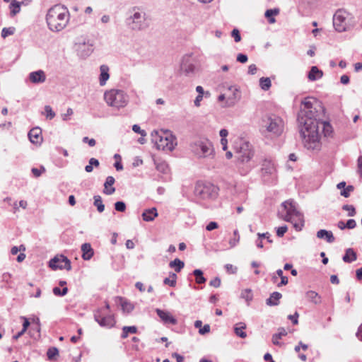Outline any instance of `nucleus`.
<instances>
[{"mask_svg":"<svg viewBox=\"0 0 362 362\" xmlns=\"http://www.w3.org/2000/svg\"><path fill=\"white\" fill-rule=\"evenodd\" d=\"M324 110L322 103L315 98L307 97L301 102L298 127L303 146L309 151L321 150L319 119Z\"/></svg>","mask_w":362,"mask_h":362,"instance_id":"nucleus-1","label":"nucleus"},{"mask_svg":"<svg viewBox=\"0 0 362 362\" xmlns=\"http://www.w3.org/2000/svg\"><path fill=\"white\" fill-rule=\"evenodd\" d=\"M46 23L49 30L58 33L68 25L70 21V12L62 4H55L49 8L45 16Z\"/></svg>","mask_w":362,"mask_h":362,"instance_id":"nucleus-2","label":"nucleus"},{"mask_svg":"<svg viewBox=\"0 0 362 362\" xmlns=\"http://www.w3.org/2000/svg\"><path fill=\"white\" fill-rule=\"evenodd\" d=\"M284 126L281 117L273 114L266 115L261 119L259 131L264 138L274 139L282 134Z\"/></svg>","mask_w":362,"mask_h":362,"instance_id":"nucleus-3","label":"nucleus"},{"mask_svg":"<svg viewBox=\"0 0 362 362\" xmlns=\"http://www.w3.org/2000/svg\"><path fill=\"white\" fill-rule=\"evenodd\" d=\"M278 215L285 221L291 222L297 231L303 229V215L298 210L297 204L293 199L286 200L281 204Z\"/></svg>","mask_w":362,"mask_h":362,"instance_id":"nucleus-4","label":"nucleus"},{"mask_svg":"<svg viewBox=\"0 0 362 362\" xmlns=\"http://www.w3.org/2000/svg\"><path fill=\"white\" fill-rule=\"evenodd\" d=\"M151 136L152 142L158 150L172 151L177 146L176 137L169 130H153Z\"/></svg>","mask_w":362,"mask_h":362,"instance_id":"nucleus-5","label":"nucleus"},{"mask_svg":"<svg viewBox=\"0 0 362 362\" xmlns=\"http://www.w3.org/2000/svg\"><path fill=\"white\" fill-rule=\"evenodd\" d=\"M190 150L198 158H209L214 153L212 143L205 137L197 139L192 142L190 144Z\"/></svg>","mask_w":362,"mask_h":362,"instance_id":"nucleus-6","label":"nucleus"},{"mask_svg":"<svg viewBox=\"0 0 362 362\" xmlns=\"http://www.w3.org/2000/svg\"><path fill=\"white\" fill-rule=\"evenodd\" d=\"M104 100L108 106L119 109L127 105L129 97L122 90L110 89L105 92Z\"/></svg>","mask_w":362,"mask_h":362,"instance_id":"nucleus-7","label":"nucleus"},{"mask_svg":"<svg viewBox=\"0 0 362 362\" xmlns=\"http://www.w3.org/2000/svg\"><path fill=\"white\" fill-rule=\"evenodd\" d=\"M127 25L133 30H141L148 27L146 13L138 7H134L130 11L126 20Z\"/></svg>","mask_w":362,"mask_h":362,"instance_id":"nucleus-8","label":"nucleus"},{"mask_svg":"<svg viewBox=\"0 0 362 362\" xmlns=\"http://www.w3.org/2000/svg\"><path fill=\"white\" fill-rule=\"evenodd\" d=\"M351 15L344 9L337 10L333 16V25L339 33L344 32L351 26Z\"/></svg>","mask_w":362,"mask_h":362,"instance_id":"nucleus-9","label":"nucleus"},{"mask_svg":"<svg viewBox=\"0 0 362 362\" xmlns=\"http://www.w3.org/2000/svg\"><path fill=\"white\" fill-rule=\"evenodd\" d=\"M218 189L211 184L197 183L194 188V195L198 198L207 200L214 199L218 195Z\"/></svg>","mask_w":362,"mask_h":362,"instance_id":"nucleus-10","label":"nucleus"},{"mask_svg":"<svg viewBox=\"0 0 362 362\" xmlns=\"http://www.w3.org/2000/svg\"><path fill=\"white\" fill-rule=\"evenodd\" d=\"M110 305L105 303V307L98 309L94 313L95 320L104 327L110 328L115 324L114 317L109 313Z\"/></svg>","mask_w":362,"mask_h":362,"instance_id":"nucleus-11","label":"nucleus"},{"mask_svg":"<svg viewBox=\"0 0 362 362\" xmlns=\"http://www.w3.org/2000/svg\"><path fill=\"white\" fill-rule=\"evenodd\" d=\"M76 47L78 55L82 58L88 57L93 52V45L91 40L85 37L78 38Z\"/></svg>","mask_w":362,"mask_h":362,"instance_id":"nucleus-12","label":"nucleus"},{"mask_svg":"<svg viewBox=\"0 0 362 362\" xmlns=\"http://www.w3.org/2000/svg\"><path fill=\"white\" fill-rule=\"evenodd\" d=\"M227 100L226 101V107H233L238 103L241 98V93L238 86L226 85Z\"/></svg>","mask_w":362,"mask_h":362,"instance_id":"nucleus-13","label":"nucleus"},{"mask_svg":"<svg viewBox=\"0 0 362 362\" xmlns=\"http://www.w3.org/2000/svg\"><path fill=\"white\" fill-rule=\"evenodd\" d=\"M49 266L54 270L59 269L70 271L71 269L70 260L62 255H57L52 258L49 261Z\"/></svg>","mask_w":362,"mask_h":362,"instance_id":"nucleus-14","label":"nucleus"},{"mask_svg":"<svg viewBox=\"0 0 362 362\" xmlns=\"http://www.w3.org/2000/svg\"><path fill=\"white\" fill-rule=\"evenodd\" d=\"M235 148L239 154L238 159L241 163H247L252 158L253 153L248 142L240 141V147L235 146Z\"/></svg>","mask_w":362,"mask_h":362,"instance_id":"nucleus-15","label":"nucleus"},{"mask_svg":"<svg viewBox=\"0 0 362 362\" xmlns=\"http://www.w3.org/2000/svg\"><path fill=\"white\" fill-rule=\"evenodd\" d=\"M276 167L274 163L268 159H265L262 164L261 175L264 181L274 179L276 176Z\"/></svg>","mask_w":362,"mask_h":362,"instance_id":"nucleus-16","label":"nucleus"},{"mask_svg":"<svg viewBox=\"0 0 362 362\" xmlns=\"http://www.w3.org/2000/svg\"><path fill=\"white\" fill-rule=\"evenodd\" d=\"M181 69L187 75L194 74L196 69L194 59L191 54L182 57L180 64Z\"/></svg>","mask_w":362,"mask_h":362,"instance_id":"nucleus-17","label":"nucleus"},{"mask_svg":"<svg viewBox=\"0 0 362 362\" xmlns=\"http://www.w3.org/2000/svg\"><path fill=\"white\" fill-rule=\"evenodd\" d=\"M28 137L31 143L40 145L42 142V136L41 129L35 127L28 132Z\"/></svg>","mask_w":362,"mask_h":362,"instance_id":"nucleus-18","label":"nucleus"},{"mask_svg":"<svg viewBox=\"0 0 362 362\" xmlns=\"http://www.w3.org/2000/svg\"><path fill=\"white\" fill-rule=\"evenodd\" d=\"M156 312L165 324L176 325L177 320L168 311L157 308Z\"/></svg>","mask_w":362,"mask_h":362,"instance_id":"nucleus-19","label":"nucleus"},{"mask_svg":"<svg viewBox=\"0 0 362 362\" xmlns=\"http://www.w3.org/2000/svg\"><path fill=\"white\" fill-rule=\"evenodd\" d=\"M110 78V68L107 65L103 64L100 66V75L98 78L100 86L106 85L107 81Z\"/></svg>","mask_w":362,"mask_h":362,"instance_id":"nucleus-20","label":"nucleus"},{"mask_svg":"<svg viewBox=\"0 0 362 362\" xmlns=\"http://www.w3.org/2000/svg\"><path fill=\"white\" fill-rule=\"evenodd\" d=\"M29 80L33 83H42L46 80V75L44 71L38 70L29 74Z\"/></svg>","mask_w":362,"mask_h":362,"instance_id":"nucleus-21","label":"nucleus"},{"mask_svg":"<svg viewBox=\"0 0 362 362\" xmlns=\"http://www.w3.org/2000/svg\"><path fill=\"white\" fill-rule=\"evenodd\" d=\"M158 216L156 208L152 207L145 209L142 213V218L144 221H153Z\"/></svg>","mask_w":362,"mask_h":362,"instance_id":"nucleus-22","label":"nucleus"},{"mask_svg":"<svg viewBox=\"0 0 362 362\" xmlns=\"http://www.w3.org/2000/svg\"><path fill=\"white\" fill-rule=\"evenodd\" d=\"M316 235L320 239H325L329 243H332L335 241V238L330 230L321 229L317 232Z\"/></svg>","mask_w":362,"mask_h":362,"instance_id":"nucleus-23","label":"nucleus"},{"mask_svg":"<svg viewBox=\"0 0 362 362\" xmlns=\"http://www.w3.org/2000/svg\"><path fill=\"white\" fill-rule=\"evenodd\" d=\"M115 182L112 176H108L104 183L103 193L107 195H111L115 192V188L112 187Z\"/></svg>","mask_w":362,"mask_h":362,"instance_id":"nucleus-24","label":"nucleus"},{"mask_svg":"<svg viewBox=\"0 0 362 362\" xmlns=\"http://www.w3.org/2000/svg\"><path fill=\"white\" fill-rule=\"evenodd\" d=\"M82 258L84 260H89L94 255L93 250L90 243H83L81 245Z\"/></svg>","mask_w":362,"mask_h":362,"instance_id":"nucleus-25","label":"nucleus"},{"mask_svg":"<svg viewBox=\"0 0 362 362\" xmlns=\"http://www.w3.org/2000/svg\"><path fill=\"white\" fill-rule=\"evenodd\" d=\"M323 76V72L320 70L317 66H313L311 67L310 71L308 74V78L311 81H317L321 78Z\"/></svg>","mask_w":362,"mask_h":362,"instance_id":"nucleus-26","label":"nucleus"},{"mask_svg":"<svg viewBox=\"0 0 362 362\" xmlns=\"http://www.w3.org/2000/svg\"><path fill=\"white\" fill-rule=\"evenodd\" d=\"M282 295L279 292H273L269 298L267 299V305L269 306H275L279 305V300L281 298Z\"/></svg>","mask_w":362,"mask_h":362,"instance_id":"nucleus-27","label":"nucleus"},{"mask_svg":"<svg viewBox=\"0 0 362 362\" xmlns=\"http://www.w3.org/2000/svg\"><path fill=\"white\" fill-rule=\"evenodd\" d=\"M357 255L352 248L346 250L345 255L343 256L342 259L344 262L351 263L356 260Z\"/></svg>","mask_w":362,"mask_h":362,"instance_id":"nucleus-28","label":"nucleus"},{"mask_svg":"<svg viewBox=\"0 0 362 362\" xmlns=\"http://www.w3.org/2000/svg\"><path fill=\"white\" fill-rule=\"evenodd\" d=\"M322 129V132L325 136H330L332 134V127L327 122L321 121L319 119V129Z\"/></svg>","mask_w":362,"mask_h":362,"instance_id":"nucleus-29","label":"nucleus"},{"mask_svg":"<svg viewBox=\"0 0 362 362\" xmlns=\"http://www.w3.org/2000/svg\"><path fill=\"white\" fill-rule=\"evenodd\" d=\"M307 299L314 304H320L321 303V297L314 291H308L305 293Z\"/></svg>","mask_w":362,"mask_h":362,"instance_id":"nucleus-30","label":"nucleus"},{"mask_svg":"<svg viewBox=\"0 0 362 362\" xmlns=\"http://www.w3.org/2000/svg\"><path fill=\"white\" fill-rule=\"evenodd\" d=\"M287 335V332L283 327H280L278 329V332L273 334L272 336V343L274 345H280L279 339H281L283 337Z\"/></svg>","mask_w":362,"mask_h":362,"instance_id":"nucleus-31","label":"nucleus"},{"mask_svg":"<svg viewBox=\"0 0 362 362\" xmlns=\"http://www.w3.org/2000/svg\"><path fill=\"white\" fill-rule=\"evenodd\" d=\"M245 328H246V325L243 322H240L238 324H236L234 327V331H235V334L240 338L245 339L247 337V334L244 331V329Z\"/></svg>","mask_w":362,"mask_h":362,"instance_id":"nucleus-32","label":"nucleus"},{"mask_svg":"<svg viewBox=\"0 0 362 362\" xmlns=\"http://www.w3.org/2000/svg\"><path fill=\"white\" fill-rule=\"evenodd\" d=\"M279 13V8L267 9L264 13V16L266 18H268V21L270 23H274L276 22V20L273 17V16L278 15Z\"/></svg>","mask_w":362,"mask_h":362,"instance_id":"nucleus-33","label":"nucleus"},{"mask_svg":"<svg viewBox=\"0 0 362 362\" xmlns=\"http://www.w3.org/2000/svg\"><path fill=\"white\" fill-rule=\"evenodd\" d=\"M169 266L170 268H174L176 272H180L185 267V263L180 259L176 258L170 262Z\"/></svg>","mask_w":362,"mask_h":362,"instance_id":"nucleus-34","label":"nucleus"},{"mask_svg":"<svg viewBox=\"0 0 362 362\" xmlns=\"http://www.w3.org/2000/svg\"><path fill=\"white\" fill-rule=\"evenodd\" d=\"M137 332V327L136 326H124L122 328V333L121 337L125 339L128 337L129 334H135Z\"/></svg>","mask_w":362,"mask_h":362,"instance_id":"nucleus-35","label":"nucleus"},{"mask_svg":"<svg viewBox=\"0 0 362 362\" xmlns=\"http://www.w3.org/2000/svg\"><path fill=\"white\" fill-rule=\"evenodd\" d=\"M93 199H94L93 204L97 208L98 212H100V213L103 212L105 210V205L103 203L101 197L100 195H95L93 197Z\"/></svg>","mask_w":362,"mask_h":362,"instance_id":"nucleus-36","label":"nucleus"},{"mask_svg":"<svg viewBox=\"0 0 362 362\" xmlns=\"http://www.w3.org/2000/svg\"><path fill=\"white\" fill-rule=\"evenodd\" d=\"M259 86L264 90H267L272 86L271 80L268 77H262L259 79Z\"/></svg>","mask_w":362,"mask_h":362,"instance_id":"nucleus-37","label":"nucleus"},{"mask_svg":"<svg viewBox=\"0 0 362 362\" xmlns=\"http://www.w3.org/2000/svg\"><path fill=\"white\" fill-rule=\"evenodd\" d=\"M193 274L196 277V282L199 284H204L206 282V279L203 276V272L201 269H195L193 272Z\"/></svg>","mask_w":362,"mask_h":362,"instance_id":"nucleus-38","label":"nucleus"},{"mask_svg":"<svg viewBox=\"0 0 362 362\" xmlns=\"http://www.w3.org/2000/svg\"><path fill=\"white\" fill-rule=\"evenodd\" d=\"M240 297L245 299L249 305L250 302L252 300L253 298L252 291L249 288L243 290L240 294Z\"/></svg>","mask_w":362,"mask_h":362,"instance_id":"nucleus-39","label":"nucleus"},{"mask_svg":"<svg viewBox=\"0 0 362 362\" xmlns=\"http://www.w3.org/2000/svg\"><path fill=\"white\" fill-rule=\"evenodd\" d=\"M177 275L175 273H171L169 277L165 278L163 283L170 286L174 287L176 285Z\"/></svg>","mask_w":362,"mask_h":362,"instance_id":"nucleus-40","label":"nucleus"},{"mask_svg":"<svg viewBox=\"0 0 362 362\" xmlns=\"http://www.w3.org/2000/svg\"><path fill=\"white\" fill-rule=\"evenodd\" d=\"M11 14L15 16L21 11V4L19 2L13 0L10 4Z\"/></svg>","mask_w":362,"mask_h":362,"instance_id":"nucleus-41","label":"nucleus"},{"mask_svg":"<svg viewBox=\"0 0 362 362\" xmlns=\"http://www.w3.org/2000/svg\"><path fill=\"white\" fill-rule=\"evenodd\" d=\"M156 169L162 173H165L168 170V164L165 161L155 162Z\"/></svg>","mask_w":362,"mask_h":362,"instance_id":"nucleus-42","label":"nucleus"},{"mask_svg":"<svg viewBox=\"0 0 362 362\" xmlns=\"http://www.w3.org/2000/svg\"><path fill=\"white\" fill-rule=\"evenodd\" d=\"M45 112L46 114V117L49 119H52L55 117V112L52 110V107L49 105H46L45 107Z\"/></svg>","mask_w":362,"mask_h":362,"instance_id":"nucleus-43","label":"nucleus"},{"mask_svg":"<svg viewBox=\"0 0 362 362\" xmlns=\"http://www.w3.org/2000/svg\"><path fill=\"white\" fill-rule=\"evenodd\" d=\"M122 308L124 312L130 313L134 309V305L127 301H124L122 303Z\"/></svg>","mask_w":362,"mask_h":362,"instance_id":"nucleus-44","label":"nucleus"},{"mask_svg":"<svg viewBox=\"0 0 362 362\" xmlns=\"http://www.w3.org/2000/svg\"><path fill=\"white\" fill-rule=\"evenodd\" d=\"M14 33L13 28H4L1 30V37L6 38V37L13 35Z\"/></svg>","mask_w":362,"mask_h":362,"instance_id":"nucleus-45","label":"nucleus"},{"mask_svg":"<svg viewBox=\"0 0 362 362\" xmlns=\"http://www.w3.org/2000/svg\"><path fill=\"white\" fill-rule=\"evenodd\" d=\"M342 209L349 211V216H354L356 214V210L354 206L346 204L342 206Z\"/></svg>","mask_w":362,"mask_h":362,"instance_id":"nucleus-46","label":"nucleus"},{"mask_svg":"<svg viewBox=\"0 0 362 362\" xmlns=\"http://www.w3.org/2000/svg\"><path fill=\"white\" fill-rule=\"evenodd\" d=\"M59 354V351L55 347L49 348L47 352V355L49 359H52L54 356Z\"/></svg>","mask_w":362,"mask_h":362,"instance_id":"nucleus-47","label":"nucleus"},{"mask_svg":"<svg viewBox=\"0 0 362 362\" xmlns=\"http://www.w3.org/2000/svg\"><path fill=\"white\" fill-rule=\"evenodd\" d=\"M74 114V111L71 107H69L66 110V112L65 113H63L61 115V117L62 120L64 121H68L71 119V116Z\"/></svg>","mask_w":362,"mask_h":362,"instance_id":"nucleus-48","label":"nucleus"},{"mask_svg":"<svg viewBox=\"0 0 362 362\" xmlns=\"http://www.w3.org/2000/svg\"><path fill=\"white\" fill-rule=\"evenodd\" d=\"M115 209L119 212H124L126 210V204L124 202H117L115 204Z\"/></svg>","mask_w":362,"mask_h":362,"instance_id":"nucleus-49","label":"nucleus"},{"mask_svg":"<svg viewBox=\"0 0 362 362\" xmlns=\"http://www.w3.org/2000/svg\"><path fill=\"white\" fill-rule=\"evenodd\" d=\"M353 190L354 187L352 185H349L341 191L340 194L344 197H349L350 195V192H352Z\"/></svg>","mask_w":362,"mask_h":362,"instance_id":"nucleus-50","label":"nucleus"},{"mask_svg":"<svg viewBox=\"0 0 362 362\" xmlns=\"http://www.w3.org/2000/svg\"><path fill=\"white\" fill-rule=\"evenodd\" d=\"M132 130L137 134H139L141 136H146V132L145 130L141 129V127L138 124H134L132 126Z\"/></svg>","mask_w":362,"mask_h":362,"instance_id":"nucleus-51","label":"nucleus"},{"mask_svg":"<svg viewBox=\"0 0 362 362\" xmlns=\"http://www.w3.org/2000/svg\"><path fill=\"white\" fill-rule=\"evenodd\" d=\"M288 230L287 226H282L276 228V235L279 237H283Z\"/></svg>","mask_w":362,"mask_h":362,"instance_id":"nucleus-52","label":"nucleus"},{"mask_svg":"<svg viewBox=\"0 0 362 362\" xmlns=\"http://www.w3.org/2000/svg\"><path fill=\"white\" fill-rule=\"evenodd\" d=\"M240 237H233L229 240V248L235 247L240 242Z\"/></svg>","mask_w":362,"mask_h":362,"instance_id":"nucleus-53","label":"nucleus"},{"mask_svg":"<svg viewBox=\"0 0 362 362\" xmlns=\"http://www.w3.org/2000/svg\"><path fill=\"white\" fill-rule=\"evenodd\" d=\"M231 35L234 38L235 42H238L241 40L240 34L238 29H233L232 30Z\"/></svg>","mask_w":362,"mask_h":362,"instance_id":"nucleus-54","label":"nucleus"},{"mask_svg":"<svg viewBox=\"0 0 362 362\" xmlns=\"http://www.w3.org/2000/svg\"><path fill=\"white\" fill-rule=\"evenodd\" d=\"M25 247L23 245H21L19 247L17 246H13L11 249V253L13 255H15L18 254V252L25 251Z\"/></svg>","mask_w":362,"mask_h":362,"instance_id":"nucleus-55","label":"nucleus"},{"mask_svg":"<svg viewBox=\"0 0 362 362\" xmlns=\"http://www.w3.org/2000/svg\"><path fill=\"white\" fill-rule=\"evenodd\" d=\"M209 285L214 288H218L221 286V279L218 277H215L214 279L211 280L209 282Z\"/></svg>","mask_w":362,"mask_h":362,"instance_id":"nucleus-56","label":"nucleus"},{"mask_svg":"<svg viewBox=\"0 0 362 362\" xmlns=\"http://www.w3.org/2000/svg\"><path fill=\"white\" fill-rule=\"evenodd\" d=\"M308 348V346L305 344H303L302 341H300L297 346H295L294 350L296 352L298 353L302 349L303 350L305 351Z\"/></svg>","mask_w":362,"mask_h":362,"instance_id":"nucleus-57","label":"nucleus"},{"mask_svg":"<svg viewBox=\"0 0 362 362\" xmlns=\"http://www.w3.org/2000/svg\"><path fill=\"white\" fill-rule=\"evenodd\" d=\"M83 142L88 144L91 147L94 146L96 144V141L94 139H89L88 136L83 138Z\"/></svg>","mask_w":362,"mask_h":362,"instance_id":"nucleus-58","label":"nucleus"},{"mask_svg":"<svg viewBox=\"0 0 362 362\" xmlns=\"http://www.w3.org/2000/svg\"><path fill=\"white\" fill-rule=\"evenodd\" d=\"M45 171V168L44 167H41V169L38 168H32V173L35 177H40L42 172Z\"/></svg>","mask_w":362,"mask_h":362,"instance_id":"nucleus-59","label":"nucleus"},{"mask_svg":"<svg viewBox=\"0 0 362 362\" xmlns=\"http://www.w3.org/2000/svg\"><path fill=\"white\" fill-rule=\"evenodd\" d=\"M209 332H210V326L208 324L205 325L203 327H202L199 329V333L202 335L209 333Z\"/></svg>","mask_w":362,"mask_h":362,"instance_id":"nucleus-60","label":"nucleus"},{"mask_svg":"<svg viewBox=\"0 0 362 362\" xmlns=\"http://www.w3.org/2000/svg\"><path fill=\"white\" fill-rule=\"evenodd\" d=\"M21 318L23 320V332H25L28 329V327L30 326V322L28 319L25 317H21Z\"/></svg>","mask_w":362,"mask_h":362,"instance_id":"nucleus-61","label":"nucleus"},{"mask_svg":"<svg viewBox=\"0 0 362 362\" xmlns=\"http://www.w3.org/2000/svg\"><path fill=\"white\" fill-rule=\"evenodd\" d=\"M247 56L244 54H238L237 56V61L240 63H245L247 61Z\"/></svg>","mask_w":362,"mask_h":362,"instance_id":"nucleus-62","label":"nucleus"},{"mask_svg":"<svg viewBox=\"0 0 362 362\" xmlns=\"http://www.w3.org/2000/svg\"><path fill=\"white\" fill-rule=\"evenodd\" d=\"M218 227V223L214 221L210 222L206 227V229L209 231H211L214 229H216Z\"/></svg>","mask_w":362,"mask_h":362,"instance_id":"nucleus-63","label":"nucleus"},{"mask_svg":"<svg viewBox=\"0 0 362 362\" xmlns=\"http://www.w3.org/2000/svg\"><path fill=\"white\" fill-rule=\"evenodd\" d=\"M358 172L362 177V156H359L357 160Z\"/></svg>","mask_w":362,"mask_h":362,"instance_id":"nucleus-64","label":"nucleus"}]
</instances>
